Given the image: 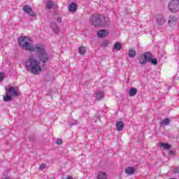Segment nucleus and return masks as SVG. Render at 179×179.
<instances>
[{
	"instance_id": "21",
	"label": "nucleus",
	"mask_w": 179,
	"mask_h": 179,
	"mask_svg": "<svg viewBox=\"0 0 179 179\" xmlns=\"http://www.w3.org/2000/svg\"><path fill=\"white\" fill-rule=\"evenodd\" d=\"M45 6H46L47 9H51V8H52V6H54V1H52L51 0H48L46 1Z\"/></svg>"
},
{
	"instance_id": "2",
	"label": "nucleus",
	"mask_w": 179,
	"mask_h": 179,
	"mask_svg": "<svg viewBox=\"0 0 179 179\" xmlns=\"http://www.w3.org/2000/svg\"><path fill=\"white\" fill-rule=\"evenodd\" d=\"M43 62L38 59V55L36 53V57L34 56H29L25 61L24 66L27 72L32 73V75H38L41 72V63Z\"/></svg>"
},
{
	"instance_id": "12",
	"label": "nucleus",
	"mask_w": 179,
	"mask_h": 179,
	"mask_svg": "<svg viewBox=\"0 0 179 179\" xmlns=\"http://www.w3.org/2000/svg\"><path fill=\"white\" fill-rule=\"evenodd\" d=\"M78 9V4L73 2L69 6V12H71L72 13H75Z\"/></svg>"
},
{
	"instance_id": "24",
	"label": "nucleus",
	"mask_w": 179,
	"mask_h": 179,
	"mask_svg": "<svg viewBox=\"0 0 179 179\" xmlns=\"http://www.w3.org/2000/svg\"><path fill=\"white\" fill-rule=\"evenodd\" d=\"M103 97H104V93L103 92H99L96 93L97 100H101V99H103Z\"/></svg>"
},
{
	"instance_id": "5",
	"label": "nucleus",
	"mask_w": 179,
	"mask_h": 179,
	"mask_svg": "<svg viewBox=\"0 0 179 179\" xmlns=\"http://www.w3.org/2000/svg\"><path fill=\"white\" fill-rule=\"evenodd\" d=\"M169 10L172 13L179 11V0H171L168 5Z\"/></svg>"
},
{
	"instance_id": "31",
	"label": "nucleus",
	"mask_w": 179,
	"mask_h": 179,
	"mask_svg": "<svg viewBox=\"0 0 179 179\" xmlns=\"http://www.w3.org/2000/svg\"><path fill=\"white\" fill-rule=\"evenodd\" d=\"M5 179H10V177H6Z\"/></svg>"
},
{
	"instance_id": "29",
	"label": "nucleus",
	"mask_w": 179,
	"mask_h": 179,
	"mask_svg": "<svg viewBox=\"0 0 179 179\" xmlns=\"http://www.w3.org/2000/svg\"><path fill=\"white\" fill-rule=\"evenodd\" d=\"M77 124H78V121L73 120V122H72V124H71V125H76Z\"/></svg>"
},
{
	"instance_id": "3",
	"label": "nucleus",
	"mask_w": 179,
	"mask_h": 179,
	"mask_svg": "<svg viewBox=\"0 0 179 179\" xmlns=\"http://www.w3.org/2000/svg\"><path fill=\"white\" fill-rule=\"evenodd\" d=\"M90 20L92 26L95 27L108 26L110 24V20H108V18L105 17L104 15H92Z\"/></svg>"
},
{
	"instance_id": "19",
	"label": "nucleus",
	"mask_w": 179,
	"mask_h": 179,
	"mask_svg": "<svg viewBox=\"0 0 179 179\" xmlns=\"http://www.w3.org/2000/svg\"><path fill=\"white\" fill-rule=\"evenodd\" d=\"M78 52L80 55H85V54H86V47L80 46L78 48Z\"/></svg>"
},
{
	"instance_id": "13",
	"label": "nucleus",
	"mask_w": 179,
	"mask_h": 179,
	"mask_svg": "<svg viewBox=\"0 0 179 179\" xmlns=\"http://www.w3.org/2000/svg\"><path fill=\"white\" fill-rule=\"evenodd\" d=\"M124 171L126 174H128V176H132L133 174H135L136 170L135 168L129 166L124 169Z\"/></svg>"
},
{
	"instance_id": "18",
	"label": "nucleus",
	"mask_w": 179,
	"mask_h": 179,
	"mask_svg": "<svg viewBox=\"0 0 179 179\" xmlns=\"http://www.w3.org/2000/svg\"><path fill=\"white\" fill-rule=\"evenodd\" d=\"M3 100L6 102L10 101L12 100V96L6 92V95L3 96Z\"/></svg>"
},
{
	"instance_id": "1",
	"label": "nucleus",
	"mask_w": 179,
	"mask_h": 179,
	"mask_svg": "<svg viewBox=\"0 0 179 179\" xmlns=\"http://www.w3.org/2000/svg\"><path fill=\"white\" fill-rule=\"evenodd\" d=\"M18 44L22 50L30 51V52H36L38 55V59L43 64H47L50 59V55L45 51L44 46L36 44L33 45V39L30 36H20L18 38Z\"/></svg>"
},
{
	"instance_id": "22",
	"label": "nucleus",
	"mask_w": 179,
	"mask_h": 179,
	"mask_svg": "<svg viewBox=\"0 0 179 179\" xmlns=\"http://www.w3.org/2000/svg\"><path fill=\"white\" fill-rule=\"evenodd\" d=\"M138 93V90L136 88H131L129 91V96L134 97Z\"/></svg>"
},
{
	"instance_id": "14",
	"label": "nucleus",
	"mask_w": 179,
	"mask_h": 179,
	"mask_svg": "<svg viewBox=\"0 0 179 179\" xmlns=\"http://www.w3.org/2000/svg\"><path fill=\"white\" fill-rule=\"evenodd\" d=\"M122 48V45H121V43L117 42L115 43L113 50V51H120Z\"/></svg>"
},
{
	"instance_id": "10",
	"label": "nucleus",
	"mask_w": 179,
	"mask_h": 179,
	"mask_svg": "<svg viewBox=\"0 0 179 179\" xmlns=\"http://www.w3.org/2000/svg\"><path fill=\"white\" fill-rule=\"evenodd\" d=\"M50 29H52L54 33H59V27L55 23V22H52L50 23Z\"/></svg>"
},
{
	"instance_id": "27",
	"label": "nucleus",
	"mask_w": 179,
	"mask_h": 179,
	"mask_svg": "<svg viewBox=\"0 0 179 179\" xmlns=\"http://www.w3.org/2000/svg\"><path fill=\"white\" fill-rule=\"evenodd\" d=\"M57 145H62V140L61 138H59L56 141Z\"/></svg>"
},
{
	"instance_id": "23",
	"label": "nucleus",
	"mask_w": 179,
	"mask_h": 179,
	"mask_svg": "<svg viewBox=\"0 0 179 179\" xmlns=\"http://www.w3.org/2000/svg\"><path fill=\"white\" fill-rule=\"evenodd\" d=\"M160 146L163 148V149H165L166 150H169V149H171V146L169 143H162L160 144Z\"/></svg>"
},
{
	"instance_id": "15",
	"label": "nucleus",
	"mask_w": 179,
	"mask_h": 179,
	"mask_svg": "<svg viewBox=\"0 0 179 179\" xmlns=\"http://www.w3.org/2000/svg\"><path fill=\"white\" fill-rule=\"evenodd\" d=\"M116 129L118 131H122L124 129V122H116Z\"/></svg>"
},
{
	"instance_id": "20",
	"label": "nucleus",
	"mask_w": 179,
	"mask_h": 179,
	"mask_svg": "<svg viewBox=\"0 0 179 179\" xmlns=\"http://www.w3.org/2000/svg\"><path fill=\"white\" fill-rule=\"evenodd\" d=\"M129 58H135V57H136V51H135V49H131L129 51Z\"/></svg>"
},
{
	"instance_id": "26",
	"label": "nucleus",
	"mask_w": 179,
	"mask_h": 179,
	"mask_svg": "<svg viewBox=\"0 0 179 179\" xmlns=\"http://www.w3.org/2000/svg\"><path fill=\"white\" fill-rule=\"evenodd\" d=\"M56 22H57V23H59V24L62 23V18H61V17H57V18H56Z\"/></svg>"
},
{
	"instance_id": "4",
	"label": "nucleus",
	"mask_w": 179,
	"mask_h": 179,
	"mask_svg": "<svg viewBox=\"0 0 179 179\" xmlns=\"http://www.w3.org/2000/svg\"><path fill=\"white\" fill-rule=\"evenodd\" d=\"M138 62L141 65H146L147 62H150L152 65H157V59L153 58V55L150 52L140 55Z\"/></svg>"
},
{
	"instance_id": "9",
	"label": "nucleus",
	"mask_w": 179,
	"mask_h": 179,
	"mask_svg": "<svg viewBox=\"0 0 179 179\" xmlns=\"http://www.w3.org/2000/svg\"><path fill=\"white\" fill-rule=\"evenodd\" d=\"M106 36H108V31L106 29H101L97 33V36L99 38H104V37H106Z\"/></svg>"
},
{
	"instance_id": "25",
	"label": "nucleus",
	"mask_w": 179,
	"mask_h": 179,
	"mask_svg": "<svg viewBox=\"0 0 179 179\" xmlns=\"http://www.w3.org/2000/svg\"><path fill=\"white\" fill-rule=\"evenodd\" d=\"M47 168V165H45V164H42L40 167H39V170H44Z\"/></svg>"
},
{
	"instance_id": "17",
	"label": "nucleus",
	"mask_w": 179,
	"mask_h": 179,
	"mask_svg": "<svg viewBox=\"0 0 179 179\" xmlns=\"http://www.w3.org/2000/svg\"><path fill=\"white\" fill-rule=\"evenodd\" d=\"M97 179H107V174L105 172H99L97 175Z\"/></svg>"
},
{
	"instance_id": "8",
	"label": "nucleus",
	"mask_w": 179,
	"mask_h": 179,
	"mask_svg": "<svg viewBox=\"0 0 179 179\" xmlns=\"http://www.w3.org/2000/svg\"><path fill=\"white\" fill-rule=\"evenodd\" d=\"M166 23V18L162 14L157 16V24L158 26H163Z\"/></svg>"
},
{
	"instance_id": "6",
	"label": "nucleus",
	"mask_w": 179,
	"mask_h": 179,
	"mask_svg": "<svg viewBox=\"0 0 179 179\" xmlns=\"http://www.w3.org/2000/svg\"><path fill=\"white\" fill-rule=\"evenodd\" d=\"M22 10L23 12H24L25 13H27V15H29V16H30L31 17H36V12H34L33 10V9L31 8V7H30V6L29 5H25L23 8H22Z\"/></svg>"
},
{
	"instance_id": "7",
	"label": "nucleus",
	"mask_w": 179,
	"mask_h": 179,
	"mask_svg": "<svg viewBox=\"0 0 179 179\" xmlns=\"http://www.w3.org/2000/svg\"><path fill=\"white\" fill-rule=\"evenodd\" d=\"M6 92L10 96H19V92H17V87H10L8 89H6Z\"/></svg>"
},
{
	"instance_id": "16",
	"label": "nucleus",
	"mask_w": 179,
	"mask_h": 179,
	"mask_svg": "<svg viewBox=\"0 0 179 179\" xmlns=\"http://www.w3.org/2000/svg\"><path fill=\"white\" fill-rule=\"evenodd\" d=\"M167 125H170V119H169V118L164 119L161 122L160 126L161 127H163V126L165 127V126H167Z\"/></svg>"
},
{
	"instance_id": "30",
	"label": "nucleus",
	"mask_w": 179,
	"mask_h": 179,
	"mask_svg": "<svg viewBox=\"0 0 179 179\" xmlns=\"http://www.w3.org/2000/svg\"><path fill=\"white\" fill-rule=\"evenodd\" d=\"M169 155H171V156H173L174 152L171 150V151H169Z\"/></svg>"
},
{
	"instance_id": "28",
	"label": "nucleus",
	"mask_w": 179,
	"mask_h": 179,
	"mask_svg": "<svg viewBox=\"0 0 179 179\" xmlns=\"http://www.w3.org/2000/svg\"><path fill=\"white\" fill-rule=\"evenodd\" d=\"M3 80V73H0V82H2Z\"/></svg>"
},
{
	"instance_id": "11",
	"label": "nucleus",
	"mask_w": 179,
	"mask_h": 179,
	"mask_svg": "<svg viewBox=\"0 0 179 179\" xmlns=\"http://www.w3.org/2000/svg\"><path fill=\"white\" fill-rule=\"evenodd\" d=\"M178 18L176 17H174V15H170L168 24L169 26H174L176 23H177Z\"/></svg>"
}]
</instances>
